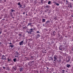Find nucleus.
<instances>
[{
	"instance_id": "obj_1",
	"label": "nucleus",
	"mask_w": 73,
	"mask_h": 73,
	"mask_svg": "<svg viewBox=\"0 0 73 73\" xmlns=\"http://www.w3.org/2000/svg\"><path fill=\"white\" fill-rule=\"evenodd\" d=\"M33 29H28L27 30L26 32L28 33H29L30 35H31L32 32H33Z\"/></svg>"
},
{
	"instance_id": "obj_2",
	"label": "nucleus",
	"mask_w": 73,
	"mask_h": 73,
	"mask_svg": "<svg viewBox=\"0 0 73 73\" xmlns=\"http://www.w3.org/2000/svg\"><path fill=\"white\" fill-rule=\"evenodd\" d=\"M53 58L54 59V60H53V61H56L58 59V57L56 55H55L54 56Z\"/></svg>"
},
{
	"instance_id": "obj_3",
	"label": "nucleus",
	"mask_w": 73,
	"mask_h": 73,
	"mask_svg": "<svg viewBox=\"0 0 73 73\" xmlns=\"http://www.w3.org/2000/svg\"><path fill=\"white\" fill-rule=\"evenodd\" d=\"M15 57H19V54L18 52H15Z\"/></svg>"
},
{
	"instance_id": "obj_4",
	"label": "nucleus",
	"mask_w": 73,
	"mask_h": 73,
	"mask_svg": "<svg viewBox=\"0 0 73 73\" xmlns=\"http://www.w3.org/2000/svg\"><path fill=\"white\" fill-rule=\"evenodd\" d=\"M66 60L67 62H70V58H66Z\"/></svg>"
},
{
	"instance_id": "obj_5",
	"label": "nucleus",
	"mask_w": 73,
	"mask_h": 73,
	"mask_svg": "<svg viewBox=\"0 0 73 73\" xmlns=\"http://www.w3.org/2000/svg\"><path fill=\"white\" fill-rule=\"evenodd\" d=\"M59 49L60 50H64V48L62 46H60L59 47Z\"/></svg>"
},
{
	"instance_id": "obj_6",
	"label": "nucleus",
	"mask_w": 73,
	"mask_h": 73,
	"mask_svg": "<svg viewBox=\"0 0 73 73\" xmlns=\"http://www.w3.org/2000/svg\"><path fill=\"white\" fill-rule=\"evenodd\" d=\"M1 59L3 60H6V58L4 55H3L2 57L1 58Z\"/></svg>"
},
{
	"instance_id": "obj_7",
	"label": "nucleus",
	"mask_w": 73,
	"mask_h": 73,
	"mask_svg": "<svg viewBox=\"0 0 73 73\" xmlns=\"http://www.w3.org/2000/svg\"><path fill=\"white\" fill-rule=\"evenodd\" d=\"M18 5L19 8H21V7H22V5H21L20 2H19L18 3Z\"/></svg>"
},
{
	"instance_id": "obj_8",
	"label": "nucleus",
	"mask_w": 73,
	"mask_h": 73,
	"mask_svg": "<svg viewBox=\"0 0 73 73\" xmlns=\"http://www.w3.org/2000/svg\"><path fill=\"white\" fill-rule=\"evenodd\" d=\"M48 60L49 61H51V60H52L53 61V57H49L48 58Z\"/></svg>"
},
{
	"instance_id": "obj_9",
	"label": "nucleus",
	"mask_w": 73,
	"mask_h": 73,
	"mask_svg": "<svg viewBox=\"0 0 73 73\" xmlns=\"http://www.w3.org/2000/svg\"><path fill=\"white\" fill-rule=\"evenodd\" d=\"M49 70L50 73H52L54 71V69L53 68H50Z\"/></svg>"
},
{
	"instance_id": "obj_10",
	"label": "nucleus",
	"mask_w": 73,
	"mask_h": 73,
	"mask_svg": "<svg viewBox=\"0 0 73 73\" xmlns=\"http://www.w3.org/2000/svg\"><path fill=\"white\" fill-rule=\"evenodd\" d=\"M19 44L20 45H23V40H22L19 43Z\"/></svg>"
},
{
	"instance_id": "obj_11",
	"label": "nucleus",
	"mask_w": 73,
	"mask_h": 73,
	"mask_svg": "<svg viewBox=\"0 0 73 73\" xmlns=\"http://www.w3.org/2000/svg\"><path fill=\"white\" fill-rule=\"evenodd\" d=\"M24 70V68L23 67H21V68H19V71L20 72H22Z\"/></svg>"
},
{
	"instance_id": "obj_12",
	"label": "nucleus",
	"mask_w": 73,
	"mask_h": 73,
	"mask_svg": "<svg viewBox=\"0 0 73 73\" xmlns=\"http://www.w3.org/2000/svg\"><path fill=\"white\" fill-rule=\"evenodd\" d=\"M36 38H38L40 37V34H37L36 35Z\"/></svg>"
},
{
	"instance_id": "obj_13",
	"label": "nucleus",
	"mask_w": 73,
	"mask_h": 73,
	"mask_svg": "<svg viewBox=\"0 0 73 73\" xmlns=\"http://www.w3.org/2000/svg\"><path fill=\"white\" fill-rule=\"evenodd\" d=\"M35 62V60H33V61H31V62H29L28 64H32V63H34V62Z\"/></svg>"
},
{
	"instance_id": "obj_14",
	"label": "nucleus",
	"mask_w": 73,
	"mask_h": 73,
	"mask_svg": "<svg viewBox=\"0 0 73 73\" xmlns=\"http://www.w3.org/2000/svg\"><path fill=\"white\" fill-rule=\"evenodd\" d=\"M50 7V6L49 5H46L44 7V8H49Z\"/></svg>"
},
{
	"instance_id": "obj_15",
	"label": "nucleus",
	"mask_w": 73,
	"mask_h": 73,
	"mask_svg": "<svg viewBox=\"0 0 73 73\" xmlns=\"http://www.w3.org/2000/svg\"><path fill=\"white\" fill-rule=\"evenodd\" d=\"M13 69H14L15 71L16 70V69H16V67L15 66L13 67Z\"/></svg>"
},
{
	"instance_id": "obj_16",
	"label": "nucleus",
	"mask_w": 73,
	"mask_h": 73,
	"mask_svg": "<svg viewBox=\"0 0 73 73\" xmlns=\"http://www.w3.org/2000/svg\"><path fill=\"white\" fill-rule=\"evenodd\" d=\"M32 24V23H28V25H27V27H28L29 25H30L31 26H32V25H31Z\"/></svg>"
},
{
	"instance_id": "obj_17",
	"label": "nucleus",
	"mask_w": 73,
	"mask_h": 73,
	"mask_svg": "<svg viewBox=\"0 0 73 73\" xmlns=\"http://www.w3.org/2000/svg\"><path fill=\"white\" fill-rule=\"evenodd\" d=\"M66 4H69V1L68 0H66Z\"/></svg>"
},
{
	"instance_id": "obj_18",
	"label": "nucleus",
	"mask_w": 73,
	"mask_h": 73,
	"mask_svg": "<svg viewBox=\"0 0 73 73\" xmlns=\"http://www.w3.org/2000/svg\"><path fill=\"white\" fill-rule=\"evenodd\" d=\"M55 4H56V5H57V6H59V4L57 3V2H54Z\"/></svg>"
},
{
	"instance_id": "obj_19",
	"label": "nucleus",
	"mask_w": 73,
	"mask_h": 73,
	"mask_svg": "<svg viewBox=\"0 0 73 73\" xmlns=\"http://www.w3.org/2000/svg\"><path fill=\"white\" fill-rule=\"evenodd\" d=\"M67 68H70V65L67 64Z\"/></svg>"
},
{
	"instance_id": "obj_20",
	"label": "nucleus",
	"mask_w": 73,
	"mask_h": 73,
	"mask_svg": "<svg viewBox=\"0 0 73 73\" xmlns=\"http://www.w3.org/2000/svg\"><path fill=\"white\" fill-rule=\"evenodd\" d=\"M11 11V12H10V14L11 15H12V13H13V11L12 9H11V10H10V11Z\"/></svg>"
},
{
	"instance_id": "obj_21",
	"label": "nucleus",
	"mask_w": 73,
	"mask_h": 73,
	"mask_svg": "<svg viewBox=\"0 0 73 73\" xmlns=\"http://www.w3.org/2000/svg\"><path fill=\"white\" fill-rule=\"evenodd\" d=\"M48 31V29H45L44 30V31L45 32H47Z\"/></svg>"
},
{
	"instance_id": "obj_22",
	"label": "nucleus",
	"mask_w": 73,
	"mask_h": 73,
	"mask_svg": "<svg viewBox=\"0 0 73 73\" xmlns=\"http://www.w3.org/2000/svg\"><path fill=\"white\" fill-rule=\"evenodd\" d=\"M31 58L30 59L31 60H34V58H33V56H31Z\"/></svg>"
},
{
	"instance_id": "obj_23",
	"label": "nucleus",
	"mask_w": 73,
	"mask_h": 73,
	"mask_svg": "<svg viewBox=\"0 0 73 73\" xmlns=\"http://www.w3.org/2000/svg\"><path fill=\"white\" fill-rule=\"evenodd\" d=\"M69 5L70 7L71 8H72V5L71 3H70V5Z\"/></svg>"
},
{
	"instance_id": "obj_24",
	"label": "nucleus",
	"mask_w": 73,
	"mask_h": 73,
	"mask_svg": "<svg viewBox=\"0 0 73 73\" xmlns=\"http://www.w3.org/2000/svg\"><path fill=\"white\" fill-rule=\"evenodd\" d=\"M25 7V5H23V7H21V8H24Z\"/></svg>"
},
{
	"instance_id": "obj_25",
	"label": "nucleus",
	"mask_w": 73,
	"mask_h": 73,
	"mask_svg": "<svg viewBox=\"0 0 73 73\" xmlns=\"http://www.w3.org/2000/svg\"><path fill=\"white\" fill-rule=\"evenodd\" d=\"M16 60H17L16 58H14L13 60L14 62H16Z\"/></svg>"
},
{
	"instance_id": "obj_26",
	"label": "nucleus",
	"mask_w": 73,
	"mask_h": 73,
	"mask_svg": "<svg viewBox=\"0 0 73 73\" xmlns=\"http://www.w3.org/2000/svg\"><path fill=\"white\" fill-rule=\"evenodd\" d=\"M42 22H45V19H42Z\"/></svg>"
},
{
	"instance_id": "obj_27",
	"label": "nucleus",
	"mask_w": 73,
	"mask_h": 73,
	"mask_svg": "<svg viewBox=\"0 0 73 73\" xmlns=\"http://www.w3.org/2000/svg\"><path fill=\"white\" fill-rule=\"evenodd\" d=\"M50 22V21H47L46 22V24H48V23H49Z\"/></svg>"
},
{
	"instance_id": "obj_28",
	"label": "nucleus",
	"mask_w": 73,
	"mask_h": 73,
	"mask_svg": "<svg viewBox=\"0 0 73 73\" xmlns=\"http://www.w3.org/2000/svg\"><path fill=\"white\" fill-rule=\"evenodd\" d=\"M51 4V1H49L48 2V4Z\"/></svg>"
},
{
	"instance_id": "obj_29",
	"label": "nucleus",
	"mask_w": 73,
	"mask_h": 73,
	"mask_svg": "<svg viewBox=\"0 0 73 73\" xmlns=\"http://www.w3.org/2000/svg\"><path fill=\"white\" fill-rule=\"evenodd\" d=\"M62 73H65V70H62Z\"/></svg>"
},
{
	"instance_id": "obj_30",
	"label": "nucleus",
	"mask_w": 73,
	"mask_h": 73,
	"mask_svg": "<svg viewBox=\"0 0 73 73\" xmlns=\"http://www.w3.org/2000/svg\"><path fill=\"white\" fill-rule=\"evenodd\" d=\"M33 31H36V28L34 27H33Z\"/></svg>"
},
{
	"instance_id": "obj_31",
	"label": "nucleus",
	"mask_w": 73,
	"mask_h": 73,
	"mask_svg": "<svg viewBox=\"0 0 73 73\" xmlns=\"http://www.w3.org/2000/svg\"><path fill=\"white\" fill-rule=\"evenodd\" d=\"M8 61H9H9H11V59L8 58Z\"/></svg>"
},
{
	"instance_id": "obj_32",
	"label": "nucleus",
	"mask_w": 73,
	"mask_h": 73,
	"mask_svg": "<svg viewBox=\"0 0 73 73\" xmlns=\"http://www.w3.org/2000/svg\"><path fill=\"white\" fill-rule=\"evenodd\" d=\"M36 33H40V32H39V31H38L36 32Z\"/></svg>"
},
{
	"instance_id": "obj_33",
	"label": "nucleus",
	"mask_w": 73,
	"mask_h": 73,
	"mask_svg": "<svg viewBox=\"0 0 73 73\" xmlns=\"http://www.w3.org/2000/svg\"><path fill=\"white\" fill-rule=\"evenodd\" d=\"M10 46V47H11V48H13V45H11Z\"/></svg>"
},
{
	"instance_id": "obj_34",
	"label": "nucleus",
	"mask_w": 73,
	"mask_h": 73,
	"mask_svg": "<svg viewBox=\"0 0 73 73\" xmlns=\"http://www.w3.org/2000/svg\"><path fill=\"white\" fill-rule=\"evenodd\" d=\"M54 19H55V20H57V19L56 17H55Z\"/></svg>"
},
{
	"instance_id": "obj_35",
	"label": "nucleus",
	"mask_w": 73,
	"mask_h": 73,
	"mask_svg": "<svg viewBox=\"0 0 73 73\" xmlns=\"http://www.w3.org/2000/svg\"><path fill=\"white\" fill-rule=\"evenodd\" d=\"M27 27H24L23 28V29H27Z\"/></svg>"
},
{
	"instance_id": "obj_36",
	"label": "nucleus",
	"mask_w": 73,
	"mask_h": 73,
	"mask_svg": "<svg viewBox=\"0 0 73 73\" xmlns=\"http://www.w3.org/2000/svg\"><path fill=\"white\" fill-rule=\"evenodd\" d=\"M11 17H12V18H13V19H14L15 18H14V17H13V15H11Z\"/></svg>"
},
{
	"instance_id": "obj_37",
	"label": "nucleus",
	"mask_w": 73,
	"mask_h": 73,
	"mask_svg": "<svg viewBox=\"0 0 73 73\" xmlns=\"http://www.w3.org/2000/svg\"><path fill=\"white\" fill-rule=\"evenodd\" d=\"M25 58H26V60H28V57H25Z\"/></svg>"
},
{
	"instance_id": "obj_38",
	"label": "nucleus",
	"mask_w": 73,
	"mask_h": 73,
	"mask_svg": "<svg viewBox=\"0 0 73 73\" xmlns=\"http://www.w3.org/2000/svg\"><path fill=\"white\" fill-rule=\"evenodd\" d=\"M3 69H5V67H3Z\"/></svg>"
},
{
	"instance_id": "obj_39",
	"label": "nucleus",
	"mask_w": 73,
	"mask_h": 73,
	"mask_svg": "<svg viewBox=\"0 0 73 73\" xmlns=\"http://www.w3.org/2000/svg\"><path fill=\"white\" fill-rule=\"evenodd\" d=\"M19 36H21V34H19Z\"/></svg>"
},
{
	"instance_id": "obj_40",
	"label": "nucleus",
	"mask_w": 73,
	"mask_h": 73,
	"mask_svg": "<svg viewBox=\"0 0 73 73\" xmlns=\"http://www.w3.org/2000/svg\"><path fill=\"white\" fill-rule=\"evenodd\" d=\"M53 34H54V33H56V32H55V31H54V32H53Z\"/></svg>"
},
{
	"instance_id": "obj_41",
	"label": "nucleus",
	"mask_w": 73,
	"mask_h": 73,
	"mask_svg": "<svg viewBox=\"0 0 73 73\" xmlns=\"http://www.w3.org/2000/svg\"><path fill=\"white\" fill-rule=\"evenodd\" d=\"M1 33H2V32H1L0 31V35H1Z\"/></svg>"
},
{
	"instance_id": "obj_42",
	"label": "nucleus",
	"mask_w": 73,
	"mask_h": 73,
	"mask_svg": "<svg viewBox=\"0 0 73 73\" xmlns=\"http://www.w3.org/2000/svg\"><path fill=\"white\" fill-rule=\"evenodd\" d=\"M13 12H15V10H13Z\"/></svg>"
},
{
	"instance_id": "obj_43",
	"label": "nucleus",
	"mask_w": 73,
	"mask_h": 73,
	"mask_svg": "<svg viewBox=\"0 0 73 73\" xmlns=\"http://www.w3.org/2000/svg\"><path fill=\"white\" fill-rule=\"evenodd\" d=\"M28 45L29 46H30V44H29H29H28Z\"/></svg>"
},
{
	"instance_id": "obj_44",
	"label": "nucleus",
	"mask_w": 73,
	"mask_h": 73,
	"mask_svg": "<svg viewBox=\"0 0 73 73\" xmlns=\"http://www.w3.org/2000/svg\"><path fill=\"white\" fill-rule=\"evenodd\" d=\"M66 0H63V1L64 2H65V1H66Z\"/></svg>"
},
{
	"instance_id": "obj_45",
	"label": "nucleus",
	"mask_w": 73,
	"mask_h": 73,
	"mask_svg": "<svg viewBox=\"0 0 73 73\" xmlns=\"http://www.w3.org/2000/svg\"><path fill=\"white\" fill-rule=\"evenodd\" d=\"M4 20H5V19H2V20H3V21Z\"/></svg>"
},
{
	"instance_id": "obj_46",
	"label": "nucleus",
	"mask_w": 73,
	"mask_h": 73,
	"mask_svg": "<svg viewBox=\"0 0 73 73\" xmlns=\"http://www.w3.org/2000/svg\"><path fill=\"white\" fill-rule=\"evenodd\" d=\"M5 66H8V65H7V64L6 65H5Z\"/></svg>"
},
{
	"instance_id": "obj_47",
	"label": "nucleus",
	"mask_w": 73,
	"mask_h": 73,
	"mask_svg": "<svg viewBox=\"0 0 73 73\" xmlns=\"http://www.w3.org/2000/svg\"><path fill=\"white\" fill-rule=\"evenodd\" d=\"M46 68H47V69H49V68L48 67H46Z\"/></svg>"
},
{
	"instance_id": "obj_48",
	"label": "nucleus",
	"mask_w": 73,
	"mask_h": 73,
	"mask_svg": "<svg viewBox=\"0 0 73 73\" xmlns=\"http://www.w3.org/2000/svg\"><path fill=\"white\" fill-rule=\"evenodd\" d=\"M4 2H5L6 1V0H4Z\"/></svg>"
},
{
	"instance_id": "obj_49",
	"label": "nucleus",
	"mask_w": 73,
	"mask_h": 73,
	"mask_svg": "<svg viewBox=\"0 0 73 73\" xmlns=\"http://www.w3.org/2000/svg\"><path fill=\"white\" fill-rule=\"evenodd\" d=\"M71 17H73V15H71Z\"/></svg>"
},
{
	"instance_id": "obj_50",
	"label": "nucleus",
	"mask_w": 73,
	"mask_h": 73,
	"mask_svg": "<svg viewBox=\"0 0 73 73\" xmlns=\"http://www.w3.org/2000/svg\"><path fill=\"white\" fill-rule=\"evenodd\" d=\"M9 44H12V43L11 42Z\"/></svg>"
},
{
	"instance_id": "obj_51",
	"label": "nucleus",
	"mask_w": 73,
	"mask_h": 73,
	"mask_svg": "<svg viewBox=\"0 0 73 73\" xmlns=\"http://www.w3.org/2000/svg\"><path fill=\"white\" fill-rule=\"evenodd\" d=\"M52 43H53V40L52 41Z\"/></svg>"
},
{
	"instance_id": "obj_52",
	"label": "nucleus",
	"mask_w": 73,
	"mask_h": 73,
	"mask_svg": "<svg viewBox=\"0 0 73 73\" xmlns=\"http://www.w3.org/2000/svg\"><path fill=\"white\" fill-rule=\"evenodd\" d=\"M23 14H25V12L23 13Z\"/></svg>"
},
{
	"instance_id": "obj_53",
	"label": "nucleus",
	"mask_w": 73,
	"mask_h": 73,
	"mask_svg": "<svg viewBox=\"0 0 73 73\" xmlns=\"http://www.w3.org/2000/svg\"><path fill=\"white\" fill-rule=\"evenodd\" d=\"M53 35H55V34H54V33L53 34Z\"/></svg>"
},
{
	"instance_id": "obj_54",
	"label": "nucleus",
	"mask_w": 73,
	"mask_h": 73,
	"mask_svg": "<svg viewBox=\"0 0 73 73\" xmlns=\"http://www.w3.org/2000/svg\"><path fill=\"white\" fill-rule=\"evenodd\" d=\"M2 44L1 42H0V44Z\"/></svg>"
},
{
	"instance_id": "obj_55",
	"label": "nucleus",
	"mask_w": 73,
	"mask_h": 73,
	"mask_svg": "<svg viewBox=\"0 0 73 73\" xmlns=\"http://www.w3.org/2000/svg\"><path fill=\"white\" fill-rule=\"evenodd\" d=\"M26 16L27 15V13H26Z\"/></svg>"
},
{
	"instance_id": "obj_56",
	"label": "nucleus",
	"mask_w": 73,
	"mask_h": 73,
	"mask_svg": "<svg viewBox=\"0 0 73 73\" xmlns=\"http://www.w3.org/2000/svg\"><path fill=\"white\" fill-rule=\"evenodd\" d=\"M0 1H2V0H0Z\"/></svg>"
},
{
	"instance_id": "obj_57",
	"label": "nucleus",
	"mask_w": 73,
	"mask_h": 73,
	"mask_svg": "<svg viewBox=\"0 0 73 73\" xmlns=\"http://www.w3.org/2000/svg\"><path fill=\"white\" fill-rule=\"evenodd\" d=\"M70 28H71V27L70 26Z\"/></svg>"
},
{
	"instance_id": "obj_58",
	"label": "nucleus",
	"mask_w": 73,
	"mask_h": 73,
	"mask_svg": "<svg viewBox=\"0 0 73 73\" xmlns=\"http://www.w3.org/2000/svg\"><path fill=\"white\" fill-rule=\"evenodd\" d=\"M42 1H41V3H42Z\"/></svg>"
},
{
	"instance_id": "obj_59",
	"label": "nucleus",
	"mask_w": 73,
	"mask_h": 73,
	"mask_svg": "<svg viewBox=\"0 0 73 73\" xmlns=\"http://www.w3.org/2000/svg\"><path fill=\"white\" fill-rule=\"evenodd\" d=\"M46 53V52H45V53Z\"/></svg>"
},
{
	"instance_id": "obj_60",
	"label": "nucleus",
	"mask_w": 73,
	"mask_h": 73,
	"mask_svg": "<svg viewBox=\"0 0 73 73\" xmlns=\"http://www.w3.org/2000/svg\"><path fill=\"white\" fill-rule=\"evenodd\" d=\"M66 72H68V71H66Z\"/></svg>"
},
{
	"instance_id": "obj_61",
	"label": "nucleus",
	"mask_w": 73,
	"mask_h": 73,
	"mask_svg": "<svg viewBox=\"0 0 73 73\" xmlns=\"http://www.w3.org/2000/svg\"><path fill=\"white\" fill-rule=\"evenodd\" d=\"M55 72H53V73H54Z\"/></svg>"
},
{
	"instance_id": "obj_62",
	"label": "nucleus",
	"mask_w": 73,
	"mask_h": 73,
	"mask_svg": "<svg viewBox=\"0 0 73 73\" xmlns=\"http://www.w3.org/2000/svg\"><path fill=\"white\" fill-rule=\"evenodd\" d=\"M68 7H69V6H68Z\"/></svg>"
},
{
	"instance_id": "obj_63",
	"label": "nucleus",
	"mask_w": 73,
	"mask_h": 73,
	"mask_svg": "<svg viewBox=\"0 0 73 73\" xmlns=\"http://www.w3.org/2000/svg\"><path fill=\"white\" fill-rule=\"evenodd\" d=\"M62 20V19H61V20Z\"/></svg>"
},
{
	"instance_id": "obj_64",
	"label": "nucleus",
	"mask_w": 73,
	"mask_h": 73,
	"mask_svg": "<svg viewBox=\"0 0 73 73\" xmlns=\"http://www.w3.org/2000/svg\"><path fill=\"white\" fill-rule=\"evenodd\" d=\"M62 20V19H61V20Z\"/></svg>"
}]
</instances>
